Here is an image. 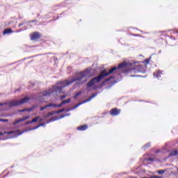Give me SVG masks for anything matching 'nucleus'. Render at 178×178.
I'll list each match as a JSON object with an SVG mask.
<instances>
[{
	"instance_id": "nucleus-12",
	"label": "nucleus",
	"mask_w": 178,
	"mask_h": 178,
	"mask_svg": "<svg viewBox=\"0 0 178 178\" xmlns=\"http://www.w3.org/2000/svg\"><path fill=\"white\" fill-rule=\"evenodd\" d=\"M37 122H42V119H41L40 117H36L35 118H33L31 123H35Z\"/></svg>"
},
{
	"instance_id": "nucleus-32",
	"label": "nucleus",
	"mask_w": 178,
	"mask_h": 178,
	"mask_svg": "<svg viewBox=\"0 0 178 178\" xmlns=\"http://www.w3.org/2000/svg\"><path fill=\"white\" fill-rule=\"evenodd\" d=\"M19 26H22V24H20Z\"/></svg>"
},
{
	"instance_id": "nucleus-17",
	"label": "nucleus",
	"mask_w": 178,
	"mask_h": 178,
	"mask_svg": "<svg viewBox=\"0 0 178 178\" xmlns=\"http://www.w3.org/2000/svg\"><path fill=\"white\" fill-rule=\"evenodd\" d=\"M55 120H58V118H56V117L52 118L50 119L49 121L47 122V123H51V122H55Z\"/></svg>"
},
{
	"instance_id": "nucleus-8",
	"label": "nucleus",
	"mask_w": 178,
	"mask_h": 178,
	"mask_svg": "<svg viewBox=\"0 0 178 178\" xmlns=\"http://www.w3.org/2000/svg\"><path fill=\"white\" fill-rule=\"evenodd\" d=\"M120 113V110L118 108H113L111 111V115L113 116H117V115H119Z\"/></svg>"
},
{
	"instance_id": "nucleus-34",
	"label": "nucleus",
	"mask_w": 178,
	"mask_h": 178,
	"mask_svg": "<svg viewBox=\"0 0 178 178\" xmlns=\"http://www.w3.org/2000/svg\"><path fill=\"white\" fill-rule=\"evenodd\" d=\"M109 79H107L106 81H108Z\"/></svg>"
},
{
	"instance_id": "nucleus-25",
	"label": "nucleus",
	"mask_w": 178,
	"mask_h": 178,
	"mask_svg": "<svg viewBox=\"0 0 178 178\" xmlns=\"http://www.w3.org/2000/svg\"><path fill=\"white\" fill-rule=\"evenodd\" d=\"M60 112H65V109H62V110L58 111L57 113H60Z\"/></svg>"
},
{
	"instance_id": "nucleus-10",
	"label": "nucleus",
	"mask_w": 178,
	"mask_h": 178,
	"mask_svg": "<svg viewBox=\"0 0 178 178\" xmlns=\"http://www.w3.org/2000/svg\"><path fill=\"white\" fill-rule=\"evenodd\" d=\"M51 106H56L55 104H49L43 107L40 108V111H44V109H47V108H51Z\"/></svg>"
},
{
	"instance_id": "nucleus-31",
	"label": "nucleus",
	"mask_w": 178,
	"mask_h": 178,
	"mask_svg": "<svg viewBox=\"0 0 178 178\" xmlns=\"http://www.w3.org/2000/svg\"><path fill=\"white\" fill-rule=\"evenodd\" d=\"M25 111H26V110L24 109V110H23V112H25Z\"/></svg>"
},
{
	"instance_id": "nucleus-36",
	"label": "nucleus",
	"mask_w": 178,
	"mask_h": 178,
	"mask_svg": "<svg viewBox=\"0 0 178 178\" xmlns=\"http://www.w3.org/2000/svg\"><path fill=\"white\" fill-rule=\"evenodd\" d=\"M177 171H178V168H177Z\"/></svg>"
},
{
	"instance_id": "nucleus-14",
	"label": "nucleus",
	"mask_w": 178,
	"mask_h": 178,
	"mask_svg": "<svg viewBox=\"0 0 178 178\" xmlns=\"http://www.w3.org/2000/svg\"><path fill=\"white\" fill-rule=\"evenodd\" d=\"M175 155H178V150L172 151L170 156H175Z\"/></svg>"
},
{
	"instance_id": "nucleus-29",
	"label": "nucleus",
	"mask_w": 178,
	"mask_h": 178,
	"mask_svg": "<svg viewBox=\"0 0 178 178\" xmlns=\"http://www.w3.org/2000/svg\"><path fill=\"white\" fill-rule=\"evenodd\" d=\"M131 77H136V75H132Z\"/></svg>"
},
{
	"instance_id": "nucleus-27",
	"label": "nucleus",
	"mask_w": 178,
	"mask_h": 178,
	"mask_svg": "<svg viewBox=\"0 0 178 178\" xmlns=\"http://www.w3.org/2000/svg\"><path fill=\"white\" fill-rule=\"evenodd\" d=\"M134 69H131V70H129V72H134Z\"/></svg>"
},
{
	"instance_id": "nucleus-4",
	"label": "nucleus",
	"mask_w": 178,
	"mask_h": 178,
	"mask_svg": "<svg viewBox=\"0 0 178 178\" xmlns=\"http://www.w3.org/2000/svg\"><path fill=\"white\" fill-rule=\"evenodd\" d=\"M22 131H4L0 132V136H3V134H13V137H17V136H20L22 134Z\"/></svg>"
},
{
	"instance_id": "nucleus-3",
	"label": "nucleus",
	"mask_w": 178,
	"mask_h": 178,
	"mask_svg": "<svg viewBox=\"0 0 178 178\" xmlns=\"http://www.w3.org/2000/svg\"><path fill=\"white\" fill-rule=\"evenodd\" d=\"M22 104H23V99H21L20 100L11 101L7 103H0V106L2 105H6V106H8V108H12L13 106L22 105Z\"/></svg>"
},
{
	"instance_id": "nucleus-9",
	"label": "nucleus",
	"mask_w": 178,
	"mask_h": 178,
	"mask_svg": "<svg viewBox=\"0 0 178 178\" xmlns=\"http://www.w3.org/2000/svg\"><path fill=\"white\" fill-rule=\"evenodd\" d=\"M70 101H72V99H68L67 100H64L61 104L56 105V106H57L58 108H60V106H62V105H65V104H69V102H70Z\"/></svg>"
},
{
	"instance_id": "nucleus-22",
	"label": "nucleus",
	"mask_w": 178,
	"mask_h": 178,
	"mask_svg": "<svg viewBox=\"0 0 178 178\" xmlns=\"http://www.w3.org/2000/svg\"><path fill=\"white\" fill-rule=\"evenodd\" d=\"M151 147V143H147L145 145V148H149Z\"/></svg>"
},
{
	"instance_id": "nucleus-23",
	"label": "nucleus",
	"mask_w": 178,
	"mask_h": 178,
	"mask_svg": "<svg viewBox=\"0 0 178 178\" xmlns=\"http://www.w3.org/2000/svg\"><path fill=\"white\" fill-rule=\"evenodd\" d=\"M81 94V92H78L75 95L74 98H77V97H79V95H80Z\"/></svg>"
},
{
	"instance_id": "nucleus-2",
	"label": "nucleus",
	"mask_w": 178,
	"mask_h": 178,
	"mask_svg": "<svg viewBox=\"0 0 178 178\" xmlns=\"http://www.w3.org/2000/svg\"><path fill=\"white\" fill-rule=\"evenodd\" d=\"M128 63L126 62L121 63L118 65V67H113L109 71L106 70H104L99 76L93 78L87 83V87H92V86H95L96 83H99L102 79L106 77V76H109V74H112L116 72L117 69H123V67H127Z\"/></svg>"
},
{
	"instance_id": "nucleus-28",
	"label": "nucleus",
	"mask_w": 178,
	"mask_h": 178,
	"mask_svg": "<svg viewBox=\"0 0 178 178\" xmlns=\"http://www.w3.org/2000/svg\"><path fill=\"white\" fill-rule=\"evenodd\" d=\"M142 178H151V177H143Z\"/></svg>"
},
{
	"instance_id": "nucleus-19",
	"label": "nucleus",
	"mask_w": 178,
	"mask_h": 178,
	"mask_svg": "<svg viewBox=\"0 0 178 178\" xmlns=\"http://www.w3.org/2000/svg\"><path fill=\"white\" fill-rule=\"evenodd\" d=\"M159 175H163V173H165V170H161L158 171Z\"/></svg>"
},
{
	"instance_id": "nucleus-15",
	"label": "nucleus",
	"mask_w": 178,
	"mask_h": 178,
	"mask_svg": "<svg viewBox=\"0 0 178 178\" xmlns=\"http://www.w3.org/2000/svg\"><path fill=\"white\" fill-rule=\"evenodd\" d=\"M79 130L84 131L87 129V125H82L77 128Z\"/></svg>"
},
{
	"instance_id": "nucleus-1",
	"label": "nucleus",
	"mask_w": 178,
	"mask_h": 178,
	"mask_svg": "<svg viewBox=\"0 0 178 178\" xmlns=\"http://www.w3.org/2000/svg\"><path fill=\"white\" fill-rule=\"evenodd\" d=\"M90 76H91V71L87 69L85 71L80 72L76 78H71L57 83L56 86H53V88L49 91L46 90L41 93L40 96L42 95V97H48L49 95H52V94H58H58H63V91H62V90H63L65 87H67L68 86H70V84H73L74 81H79L80 84H84Z\"/></svg>"
},
{
	"instance_id": "nucleus-11",
	"label": "nucleus",
	"mask_w": 178,
	"mask_h": 178,
	"mask_svg": "<svg viewBox=\"0 0 178 178\" xmlns=\"http://www.w3.org/2000/svg\"><path fill=\"white\" fill-rule=\"evenodd\" d=\"M13 33V31L11 29H6L3 32V35H6V34H10Z\"/></svg>"
},
{
	"instance_id": "nucleus-24",
	"label": "nucleus",
	"mask_w": 178,
	"mask_h": 178,
	"mask_svg": "<svg viewBox=\"0 0 178 178\" xmlns=\"http://www.w3.org/2000/svg\"><path fill=\"white\" fill-rule=\"evenodd\" d=\"M66 98V95H63L60 97V99H65Z\"/></svg>"
},
{
	"instance_id": "nucleus-35",
	"label": "nucleus",
	"mask_w": 178,
	"mask_h": 178,
	"mask_svg": "<svg viewBox=\"0 0 178 178\" xmlns=\"http://www.w3.org/2000/svg\"><path fill=\"white\" fill-rule=\"evenodd\" d=\"M49 115H52V113H50Z\"/></svg>"
},
{
	"instance_id": "nucleus-6",
	"label": "nucleus",
	"mask_w": 178,
	"mask_h": 178,
	"mask_svg": "<svg viewBox=\"0 0 178 178\" xmlns=\"http://www.w3.org/2000/svg\"><path fill=\"white\" fill-rule=\"evenodd\" d=\"M40 37L41 35H40V33L38 32H34L31 34V40H32V41H35V40H38V38H40Z\"/></svg>"
},
{
	"instance_id": "nucleus-21",
	"label": "nucleus",
	"mask_w": 178,
	"mask_h": 178,
	"mask_svg": "<svg viewBox=\"0 0 178 178\" xmlns=\"http://www.w3.org/2000/svg\"><path fill=\"white\" fill-rule=\"evenodd\" d=\"M0 122H9V120H7V119H0Z\"/></svg>"
},
{
	"instance_id": "nucleus-18",
	"label": "nucleus",
	"mask_w": 178,
	"mask_h": 178,
	"mask_svg": "<svg viewBox=\"0 0 178 178\" xmlns=\"http://www.w3.org/2000/svg\"><path fill=\"white\" fill-rule=\"evenodd\" d=\"M145 161H150L151 162H154L155 159L154 157H149L148 159H145Z\"/></svg>"
},
{
	"instance_id": "nucleus-26",
	"label": "nucleus",
	"mask_w": 178,
	"mask_h": 178,
	"mask_svg": "<svg viewBox=\"0 0 178 178\" xmlns=\"http://www.w3.org/2000/svg\"><path fill=\"white\" fill-rule=\"evenodd\" d=\"M165 161H166V158H163L161 162H165Z\"/></svg>"
},
{
	"instance_id": "nucleus-20",
	"label": "nucleus",
	"mask_w": 178,
	"mask_h": 178,
	"mask_svg": "<svg viewBox=\"0 0 178 178\" xmlns=\"http://www.w3.org/2000/svg\"><path fill=\"white\" fill-rule=\"evenodd\" d=\"M44 124H40L39 125H38L37 127H34L33 129V130H35V129H38V127H41V126H44Z\"/></svg>"
},
{
	"instance_id": "nucleus-5",
	"label": "nucleus",
	"mask_w": 178,
	"mask_h": 178,
	"mask_svg": "<svg viewBox=\"0 0 178 178\" xmlns=\"http://www.w3.org/2000/svg\"><path fill=\"white\" fill-rule=\"evenodd\" d=\"M96 95H97V93L93 94V95H92L90 98H88V99H86V100H85V101H83V102H80V103L76 104V105L74 106L73 108H72V109H68V110L67 111V112H69V111H73V110L76 109V108H79V106H80V105H82V104H86V102H90V101H91V99H92V98H95V97Z\"/></svg>"
},
{
	"instance_id": "nucleus-30",
	"label": "nucleus",
	"mask_w": 178,
	"mask_h": 178,
	"mask_svg": "<svg viewBox=\"0 0 178 178\" xmlns=\"http://www.w3.org/2000/svg\"><path fill=\"white\" fill-rule=\"evenodd\" d=\"M146 62H147V63H149V61H148V60H146Z\"/></svg>"
},
{
	"instance_id": "nucleus-33",
	"label": "nucleus",
	"mask_w": 178,
	"mask_h": 178,
	"mask_svg": "<svg viewBox=\"0 0 178 178\" xmlns=\"http://www.w3.org/2000/svg\"><path fill=\"white\" fill-rule=\"evenodd\" d=\"M21 112H23V110H21Z\"/></svg>"
},
{
	"instance_id": "nucleus-13",
	"label": "nucleus",
	"mask_w": 178,
	"mask_h": 178,
	"mask_svg": "<svg viewBox=\"0 0 178 178\" xmlns=\"http://www.w3.org/2000/svg\"><path fill=\"white\" fill-rule=\"evenodd\" d=\"M161 74H162V72H161L159 71L154 73V77H156L157 79H159L161 77Z\"/></svg>"
},
{
	"instance_id": "nucleus-7",
	"label": "nucleus",
	"mask_w": 178,
	"mask_h": 178,
	"mask_svg": "<svg viewBox=\"0 0 178 178\" xmlns=\"http://www.w3.org/2000/svg\"><path fill=\"white\" fill-rule=\"evenodd\" d=\"M22 124H23V118H19L13 123V126H17V127H20Z\"/></svg>"
},
{
	"instance_id": "nucleus-16",
	"label": "nucleus",
	"mask_w": 178,
	"mask_h": 178,
	"mask_svg": "<svg viewBox=\"0 0 178 178\" xmlns=\"http://www.w3.org/2000/svg\"><path fill=\"white\" fill-rule=\"evenodd\" d=\"M28 101H30V97H25L23 99V103L25 104V102H27Z\"/></svg>"
}]
</instances>
